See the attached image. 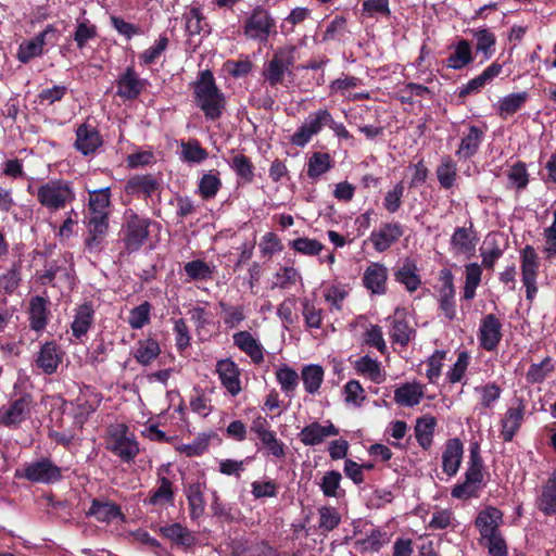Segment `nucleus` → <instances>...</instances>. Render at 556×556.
I'll return each mask as SVG.
<instances>
[{
    "instance_id": "14",
    "label": "nucleus",
    "mask_w": 556,
    "mask_h": 556,
    "mask_svg": "<svg viewBox=\"0 0 556 556\" xmlns=\"http://www.w3.org/2000/svg\"><path fill=\"white\" fill-rule=\"evenodd\" d=\"M216 371L224 388L231 394L241 392L240 374L237 365L229 358L217 362Z\"/></svg>"
},
{
    "instance_id": "34",
    "label": "nucleus",
    "mask_w": 556,
    "mask_h": 556,
    "mask_svg": "<svg viewBox=\"0 0 556 556\" xmlns=\"http://www.w3.org/2000/svg\"><path fill=\"white\" fill-rule=\"evenodd\" d=\"M301 378L306 392L315 394L318 392L324 380V369L319 365H306L301 371Z\"/></svg>"
},
{
    "instance_id": "49",
    "label": "nucleus",
    "mask_w": 556,
    "mask_h": 556,
    "mask_svg": "<svg viewBox=\"0 0 556 556\" xmlns=\"http://www.w3.org/2000/svg\"><path fill=\"white\" fill-rule=\"evenodd\" d=\"M476 393L480 396V404L484 408H490L500 399L502 390L495 383H486L484 386L476 387Z\"/></svg>"
},
{
    "instance_id": "29",
    "label": "nucleus",
    "mask_w": 556,
    "mask_h": 556,
    "mask_svg": "<svg viewBox=\"0 0 556 556\" xmlns=\"http://www.w3.org/2000/svg\"><path fill=\"white\" fill-rule=\"evenodd\" d=\"M538 507L545 515L556 514V471L543 486Z\"/></svg>"
},
{
    "instance_id": "23",
    "label": "nucleus",
    "mask_w": 556,
    "mask_h": 556,
    "mask_svg": "<svg viewBox=\"0 0 556 556\" xmlns=\"http://www.w3.org/2000/svg\"><path fill=\"white\" fill-rule=\"evenodd\" d=\"M143 88V81L138 77L134 68L128 67L117 80V94L125 99L137 98Z\"/></svg>"
},
{
    "instance_id": "51",
    "label": "nucleus",
    "mask_w": 556,
    "mask_h": 556,
    "mask_svg": "<svg viewBox=\"0 0 556 556\" xmlns=\"http://www.w3.org/2000/svg\"><path fill=\"white\" fill-rule=\"evenodd\" d=\"M481 468H482V464H481L478 446H476L470 452V462H469V466L465 473V480H467L469 482H473L481 486V482H482V478H483Z\"/></svg>"
},
{
    "instance_id": "4",
    "label": "nucleus",
    "mask_w": 556,
    "mask_h": 556,
    "mask_svg": "<svg viewBox=\"0 0 556 556\" xmlns=\"http://www.w3.org/2000/svg\"><path fill=\"white\" fill-rule=\"evenodd\" d=\"M105 444L109 451L126 463L131 462L139 453L135 435L124 424H117L110 428Z\"/></svg>"
},
{
    "instance_id": "62",
    "label": "nucleus",
    "mask_w": 556,
    "mask_h": 556,
    "mask_svg": "<svg viewBox=\"0 0 556 556\" xmlns=\"http://www.w3.org/2000/svg\"><path fill=\"white\" fill-rule=\"evenodd\" d=\"M299 278L300 274L294 267H281L275 274L274 287L288 288L294 285Z\"/></svg>"
},
{
    "instance_id": "2",
    "label": "nucleus",
    "mask_w": 556,
    "mask_h": 556,
    "mask_svg": "<svg viewBox=\"0 0 556 556\" xmlns=\"http://www.w3.org/2000/svg\"><path fill=\"white\" fill-rule=\"evenodd\" d=\"M194 101L206 118L214 121L222 116L226 100L216 87L213 74L207 70L200 73L194 84Z\"/></svg>"
},
{
    "instance_id": "36",
    "label": "nucleus",
    "mask_w": 556,
    "mask_h": 556,
    "mask_svg": "<svg viewBox=\"0 0 556 556\" xmlns=\"http://www.w3.org/2000/svg\"><path fill=\"white\" fill-rule=\"evenodd\" d=\"M160 353V345L154 339H144L138 341L134 357L138 363L147 366L151 364Z\"/></svg>"
},
{
    "instance_id": "41",
    "label": "nucleus",
    "mask_w": 556,
    "mask_h": 556,
    "mask_svg": "<svg viewBox=\"0 0 556 556\" xmlns=\"http://www.w3.org/2000/svg\"><path fill=\"white\" fill-rule=\"evenodd\" d=\"M454 287L452 282V278L447 275L442 283L440 289V307L443 311L444 315L448 319H453L455 317V304H454Z\"/></svg>"
},
{
    "instance_id": "58",
    "label": "nucleus",
    "mask_w": 556,
    "mask_h": 556,
    "mask_svg": "<svg viewBox=\"0 0 556 556\" xmlns=\"http://www.w3.org/2000/svg\"><path fill=\"white\" fill-rule=\"evenodd\" d=\"M477 40V51L482 52L485 59H490L495 45V36L488 29H478L475 31Z\"/></svg>"
},
{
    "instance_id": "1",
    "label": "nucleus",
    "mask_w": 556,
    "mask_h": 556,
    "mask_svg": "<svg viewBox=\"0 0 556 556\" xmlns=\"http://www.w3.org/2000/svg\"><path fill=\"white\" fill-rule=\"evenodd\" d=\"M110 189L102 188L89 192L88 211L85 222L89 231L86 245L98 247L109 228Z\"/></svg>"
},
{
    "instance_id": "6",
    "label": "nucleus",
    "mask_w": 556,
    "mask_h": 556,
    "mask_svg": "<svg viewBox=\"0 0 556 556\" xmlns=\"http://www.w3.org/2000/svg\"><path fill=\"white\" fill-rule=\"evenodd\" d=\"M15 477L25 478L36 483H51L60 479L61 471L51 460L41 458L27 463L23 468L16 469Z\"/></svg>"
},
{
    "instance_id": "42",
    "label": "nucleus",
    "mask_w": 556,
    "mask_h": 556,
    "mask_svg": "<svg viewBox=\"0 0 556 556\" xmlns=\"http://www.w3.org/2000/svg\"><path fill=\"white\" fill-rule=\"evenodd\" d=\"M472 61L471 47L467 40H460L447 59V66L460 70Z\"/></svg>"
},
{
    "instance_id": "15",
    "label": "nucleus",
    "mask_w": 556,
    "mask_h": 556,
    "mask_svg": "<svg viewBox=\"0 0 556 556\" xmlns=\"http://www.w3.org/2000/svg\"><path fill=\"white\" fill-rule=\"evenodd\" d=\"M476 241L471 227H457L451 237L450 247L454 254L469 257L475 252Z\"/></svg>"
},
{
    "instance_id": "19",
    "label": "nucleus",
    "mask_w": 556,
    "mask_h": 556,
    "mask_svg": "<svg viewBox=\"0 0 556 556\" xmlns=\"http://www.w3.org/2000/svg\"><path fill=\"white\" fill-rule=\"evenodd\" d=\"M174 497L175 492L172 481L166 477H160L157 485L150 492V495L144 500V503L162 508L167 505H173Z\"/></svg>"
},
{
    "instance_id": "60",
    "label": "nucleus",
    "mask_w": 556,
    "mask_h": 556,
    "mask_svg": "<svg viewBox=\"0 0 556 556\" xmlns=\"http://www.w3.org/2000/svg\"><path fill=\"white\" fill-rule=\"evenodd\" d=\"M231 168L245 181L253 179V165L251 161L243 154H236L231 159Z\"/></svg>"
},
{
    "instance_id": "44",
    "label": "nucleus",
    "mask_w": 556,
    "mask_h": 556,
    "mask_svg": "<svg viewBox=\"0 0 556 556\" xmlns=\"http://www.w3.org/2000/svg\"><path fill=\"white\" fill-rule=\"evenodd\" d=\"M457 168L455 162L450 157H443L441 164L437 168V177L440 185L450 189L454 186L456 180Z\"/></svg>"
},
{
    "instance_id": "25",
    "label": "nucleus",
    "mask_w": 556,
    "mask_h": 556,
    "mask_svg": "<svg viewBox=\"0 0 556 556\" xmlns=\"http://www.w3.org/2000/svg\"><path fill=\"white\" fill-rule=\"evenodd\" d=\"M424 387L419 383H405L394 392V401L402 406L412 407L420 403Z\"/></svg>"
},
{
    "instance_id": "39",
    "label": "nucleus",
    "mask_w": 556,
    "mask_h": 556,
    "mask_svg": "<svg viewBox=\"0 0 556 556\" xmlns=\"http://www.w3.org/2000/svg\"><path fill=\"white\" fill-rule=\"evenodd\" d=\"M435 424V419L431 416H424L417 420L415 435L420 446L425 450L429 448L432 443Z\"/></svg>"
},
{
    "instance_id": "18",
    "label": "nucleus",
    "mask_w": 556,
    "mask_h": 556,
    "mask_svg": "<svg viewBox=\"0 0 556 556\" xmlns=\"http://www.w3.org/2000/svg\"><path fill=\"white\" fill-rule=\"evenodd\" d=\"M51 31H53V28L49 26L34 38L23 41L17 50V60L26 64L31 59L41 55L46 45V37Z\"/></svg>"
},
{
    "instance_id": "55",
    "label": "nucleus",
    "mask_w": 556,
    "mask_h": 556,
    "mask_svg": "<svg viewBox=\"0 0 556 556\" xmlns=\"http://www.w3.org/2000/svg\"><path fill=\"white\" fill-rule=\"evenodd\" d=\"M151 306L144 302L132 308L129 313L128 324L132 329H140L150 321Z\"/></svg>"
},
{
    "instance_id": "54",
    "label": "nucleus",
    "mask_w": 556,
    "mask_h": 556,
    "mask_svg": "<svg viewBox=\"0 0 556 556\" xmlns=\"http://www.w3.org/2000/svg\"><path fill=\"white\" fill-rule=\"evenodd\" d=\"M276 378L281 387V390L287 393L293 392L299 383V376L296 371L288 366L279 368L276 372Z\"/></svg>"
},
{
    "instance_id": "22",
    "label": "nucleus",
    "mask_w": 556,
    "mask_h": 556,
    "mask_svg": "<svg viewBox=\"0 0 556 556\" xmlns=\"http://www.w3.org/2000/svg\"><path fill=\"white\" fill-rule=\"evenodd\" d=\"M101 144L102 140L98 130L87 125L77 128L75 146L83 154L93 153Z\"/></svg>"
},
{
    "instance_id": "52",
    "label": "nucleus",
    "mask_w": 556,
    "mask_h": 556,
    "mask_svg": "<svg viewBox=\"0 0 556 556\" xmlns=\"http://www.w3.org/2000/svg\"><path fill=\"white\" fill-rule=\"evenodd\" d=\"M185 271L192 280H206L212 277L213 270L201 260H195L185 264Z\"/></svg>"
},
{
    "instance_id": "61",
    "label": "nucleus",
    "mask_w": 556,
    "mask_h": 556,
    "mask_svg": "<svg viewBox=\"0 0 556 556\" xmlns=\"http://www.w3.org/2000/svg\"><path fill=\"white\" fill-rule=\"evenodd\" d=\"M97 36V28L88 21L79 22L74 34V40L79 49H83L86 43Z\"/></svg>"
},
{
    "instance_id": "9",
    "label": "nucleus",
    "mask_w": 556,
    "mask_h": 556,
    "mask_svg": "<svg viewBox=\"0 0 556 556\" xmlns=\"http://www.w3.org/2000/svg\"><path fill=\"white\" fill-rule=\"evenodd\" d=\"M30 407L29 396L10 402L0 408V424L10 427L24 421L30 415Z\"/></svg>"
},
{
    "instance_id": "50",
    "label": "nucleus",
    "mask_w": 556,
    "mask_h": 556,
    "mask_svg": "<svg viewBox=\"0 0 556 556\" xmlns=\"http://www.w3.org/2000/svg\"><path fill=\"white\" fill-rule=\"evenodd\" d=\"M218 306L222 309L224 323L229 328H236L245 318L242 306H231L225 302H219Z\"/></svg>"
},
{
    "instance_id": "48",
    "label": "nucleus",
    "mask_w": 556,
    "mask_h": 556,
    "mask_svg": "<svg viewBox=\"0 0 556 556\" xmlns=\"http://www.w3.org/2000/svg\"><path fill=\"white\" fill-rule=\"evenodd\" d=\"M341 478V473L334 470L328 471L324 475L319 485L325 496H339Z\"/></svg>"
},
{
    "instance_id": "47",
    "label": "nucleus",
    "mask_w": 556,
    "mask_h": 556,
    "mask_svg": "<svg viewBox=\"0 0 556 556\" xmlns=\"http://www.w3.org/2000/svg\"><path fill=\"white\" fill-rule=\"evenodd\" d=\"M222 181L217 174L207 173L202 176L199 182V192L203 199H212L216 195Z\"/></svg>"
},
{
    "instance_id": "21",
    "label": "nucleus",
    "mask_w": 556,
    "mask_h": 556,
    "mask_svg": "<svg viewBox=\"0 0 556 556\" xmlns=\"http://www.w3.org/2000/svg\"><path fill=\"white\" fill-rule=\"evenodd\" d=\"M525 415V405L521 401H518L516 406H511L505 414L502 420V437L508 442L511 441L516 432L521 426Z\"/></svg>"
},
{
    "instance_id": "27",
    "label": "nucleus",
    "mask_w": 556,
    "mask_h": 556,
    "mask_svg": "<svg viewBox=\"0 0 556 556\" xmlns=\"http://www.w3.org/2000/svg\"><path fill=\"white\" fill-rule=\"evenodd\" d=\"M235 344L247 353L255 363L263 361V350L253 336L248 331H240L233 334Z\"/></svg>"
},
{
    "instance_id": "3",
    "label": "nucleus",
    "mask_w": 556,
    "mask_h": 556,
    "mask_svg": "<svg viewBox=\"0 0 556 556\" xmlns=\"http://www.w3.org/2000/svg\"><path fill=\"white\" fill-rule=\"evenodd\" d=\"M36 199L49 212H58L74 202L76 193L71 181L53 178L38 186Z\"/></svg>"
},
{
    "instance_id": "17",
    "label": "nucleus",
    "mask_w": 556,
    "mask_h": 556,
    "mask_svg": "<svg viewBox=\"0 0 556 556\" xmlns=\"http://www.w3.org/2000/svg\"><path fill=\"white\" fill-rule=\"evenodd\" d=\"M501 328L500 320L493 314L481 320L479 339L483 349L491 351L496 348L502 338Z\"/></svg>"
},
{
    "instance_id": "45",
    "label": "nucleus",
    "mask_w": 556,
    "mask_h": 556,
    "mask_svg": "<svg viewBox=\"0 0 556 556\" xmlns=\"http://www.w3.org/2000/svg\"><path fill=\"white\" fill-rule=\"evenodd\" d=\"M538 268V255L532 247L527 245L521 254L522 280L536 279Z\"/></svg>"
},
{
    "instance_id": "13",
    "label": "nucleus",
    "mask_w": 556,
    "mask_h": 556,
    "mask_svg": "<svg viewBox=\"0 0 556 556\" xmlns=\"http://www.w3.org/2000/svg\"><path fill=\"white\" fill-rule=\"evenodd\" d=\"M339 430L330 421L325 425L319 422H312L304 427L299 434L300 441L306 446L318 445L327 438L337 435Z\"/></svg>"
},
{
    "instance_id": "10",
    "label": "nucleus",
    "mask_w": 556,
    "mask_h": 556,
    "mask_svg": "<svg viewBox=\"0 0 556 556\" xmlns=\"http://www.w3.org/2000/svg\"><path fill=\"white\" fill-rule=\"evenodd\" d=\"M64 353L55 342L45 343L35 358V365L46 375L56 372Z\"/></svg>"
},
{
    "instance_id": "35",
    "label": "nucleus",
    "mask_w": 556,
    "mask_h": 556,
    "mask_svg": "<svg viewBox=\"0 0 556 556\" xmlns=\"http://www.w3.org/2000/svg\"><path fill=\"white\" fill-rule=\"evenodd\" d=\"M92 320H93L92 307L88 304L80 305L77 308L76 314L74 316V320L72 323L73 334L76 338H80V337L85 336L88 332V330L92 324Z\"/></svg>"
},
{
    "instance_id": "7",
    "label": "nucleus",
    "mask_w": 556,
    "mask_h": 556,
    "mask_svg": "<svg viewBox=\"0 0 556 556\" xmlns=\"http://www.w3.org/2000/svg\"><path fill=\"white\" fill-rule=\"evenodd\" d=\"M149 219L139 217L132 212L125 215L123 239L128 251L138 250L149 236Z\"/></svg>"
},
{
    "instance_id": "56",
    "label": "nucleus",
    "mask_w": 556,
    "mask_h": 556,
    "mask_svg": "<svg viewBox=\"0 0 556 556\" xmlns=\"http://www.w3.org/2000/svg\"><path fill=\"white\" fill-rule=\"evenodd\" d=\"M181 154L185 161L200 163L207 157L206 151L195 140L181 143Z\"/></svg>"
},
{
    "instance_id": "53",
    "label": "nucleus",
    "mask_w": 556,
    "mask_h": 556,
    "mask_svg": "<svg viewBox=\"0 0 556 556\" xmlns=\"http://www.w3.org/2000/svg\"><path fill=\"white\" fill-rule=\"evenodd\" d=\"M331 122V114L328 110H318L308 115L303 125L308 128L313 135L320 132L324 126H328Z\"/></svg>"
},
{
    "instance_id": "24",
    "label": "nucleus",
    "mask_w": 556,
    "mask_h": 556,
    "mask_svg": "<svg viewBox=\"0 0 556 556\" xmlns=\"http://www.w3.org/2000/svg\"><path fill=\"white\" fill-rule=\"evenodd\" d=\"M48 316L47 301L41 296H34L29 303L30 328L35 331L43 330L48 323Z\"/></svg>"
},
{
    "instance_id": "43",
    "label": "nucleus",
    "mask_w": 556,
    "mask_h": 556,
    "mask_svg": "<svg viewBox=\"0 0 556 556\" xmlns=\"http://www.w3.org/2000/svg\"><path fill=\"white\" fill-rule=\"evenodd\" d=\"M332 167V160L328 153L315 152L307 163V175L316 179Z\"/></svg>"
},
{
    "instance_id": "63",
    "label": "nucleus",
    "mask_w": 556,
    "mask_h": 556,
    "mask_svg": "<svg viewBox=\"0 0 556 556\" xmlns=\"http://www.w3.org/2000/svg\"><path fill=\"white\" fill-rule=\"evenodd\" d=\"M319 527L326 531H331L340 523L341 517L336 508H319Z\"/></svg>"
},
{
    "instance_id": "20",
    "label": "nucleus",
    "mask_w": 556,
    "mask_h": 556,
    "mask_svg": "<svg viewBox=\"0 0 556 556\" xmlns=\"http://www.w3.org/2000/svg\"><path fill=\"white\" fill-rule=\"evenodd\" d=\"M388 269L380 263L369 265L363 277L364 286L372 293L381 294L386 291Z\"/></svg>"
},
{
    "instance_id": "38",
    "label": "nucleus",
    "mask_w": 556,
    "mask_h": 556,
    "mask_svg": "<svg viewBox=\"0 0 556 556\" xmlns=\"http://www.w3.org/2000/svg\"><path fill=\"white\" fill-rule=\"evenodd\" d=\"M528 99V92H515L505 96L498 101V114L502 117H508L515 114L517 111L521 109V106L526 103Z\"/></svg>"
},
{
    "instance_id": "26",
    "label": "nucleus",
    "mask_w": 556,
    "mask_h": 556,
    "mask_svg": "<svg viewBox=\"0 0 556 556\" xmlns=\"http://www.w3.org/2000/svg\"><path fill=\"white\" fill-rule=\"evenodd\" d=\"M354 368L359 375L367 377L375 383H381L386 380V374L380 363L368 355L355 361Z\"/></svg>"
},
{
    "instance_id": "5",
    "label": "nucleus",
    "mask_w": 556,
    "mask_h": 556,
    "mask_svg": "<svg viewBox=\"0 0 556 556\" xmlns=\"http://www.w3.org/2000/svg\"><path fill=\"white\" fill-rule=\"evenodd\" d=\"M295 47L287 46L278 49L273 59L268 62L263 72V76L270 86H276L283 81L286 74L292 73L295 62Z\"/></svg>"
},
{
    "instance_id": "64",
    "label": "nucleus",
    "mask_w": 556,
    "mask_h": 556,
    "mask_svg": "<svg viewBox=\"0 0 556 556\" xmlns=\"http://www.w3.org/2000/svg\"><path fill=\"white\" fill-rule=\"evenodd\" d=\"M404 193V185L399 182L394 188L387 192L383 205L389 213H395L401 206V199Z\"/></svg>"
},
{
    "instance_id": "12",
    "label": "nucleus",
    "mask_w": 556,
    "mask_h": 556,
    "mask_svg": "<svg viewBox=\"0 0 556 556\" xmlns=\"http://www.w3.org/2000/svg\"><path fill=\"white\" fill-rule=\"evenodd\" d=\"M502 521L503 514L495 507H489L480 511L476 519V527L480 532L481 541L500 535V526Z\"/></svg>"
},
{
    "instance_id": "16",
    "label": "nucleus",
    "mask_w": 556,
    "mask_h": 556,
    "mask_svg": "<svg viewBox=\"0 0 556 556\" xmlns=\"http://www.w3.org/2000/svg\"><path fill=\"white\" fill-rule=\"evenodd\" d=\"M463 453L464 447L459 439L447 440L442 454V468L448 477L457 473L463 459Z\"/></svg>"
},
{
    "instance_id": "32",
    "label": "nucleus",
    "mask_w": 556,
    "mask_h": 556,
    "mask_svg": "<svg viewBox=\"0 0 556 556\" xmlns=\"http://www.w3.org/2000/svg\"><path fill=\"white\" fill-rule=\"evenodd\" d=\"M417 270L415 262L406 260L395 273V278L399 282L404 285L409 292L416 291L421 282Z\"/></svg>"
},
{
    "instance_id": "28",
    "label": "nucleus",
    "mask_w": 556,
    "mask_h": 556,
    "mask_svg": "<svg viewBox=\"0 0 556 556\" xmlns=\"http://www.w3.org/2000/svg\"><path fill=\"white\" fill-rule=\"evenodd\" d=\"M482 131L471 126L466 135L460 140V144L456 151V155L459 159H468L476 154L481 143Z\"/></svg>"
},
{
    "instance_id": "59",
    "label": "nucleus",
    "mask_w": 556,
    "mask_h": 556,
    "mask_svg": "<svg viewBox=\"0 0 556 556\" xmlns=\"http://www.w3.org/2000/svg\"><path fill=\"white\" fill-rule=\"evenodd\" d=\"M344 396L348 404L361 406L365 401V390L357 380H351L344 386Z\"/></svg>"
},
{
    "instance_id": "37",
    "label": "nucleus",
    "mask_w": 556,
    "mask_h": 556,
    "mask_svg": "<svg viewBox=\"0 0 556 556\" xmlns=\"http://www.w3.org/2000/svg\"><path fill=\"white\" fill-rule=\"evenodd\" d=\"M186 496L191 519L200 518L205 509L202 485L200 483L190 484L187 489Z\"/></svg>"
},
{
    "instance_id": "40",
    "label": "nucleus",
    "mask_w": 556,
    "mask_h": 556,
    "mask_svg": "<svg viewBox=\"0 0 556 556\" xmlns=\"http://www.w3.org/2000/svg\"><path fill=\"white\" fill-rule=\"evenodd\" d=\"M87 515L96 517L98 521L110 522L119 517L122 514L118 506L115 504L110 502L100 503L94 500L89 510L87 511Z\"/></svg>"
},
{
    "instance_id": "33",
    "label": "nucleus",
    "mask_w": 556,
    "mask_h": 556,
    "mask_svg": "<svg viewBox=\"0 0 556 556\" xmlns=\"http://www.w3.org/2000/svg\"><path fill=\"white\" fill-rule=\"evenodd\" d=\"M157 181L151 175L135 176L127 181L126 190L131 194L152 195L157 190Z\"/></svg>"
},
{
    "instance_id": "8",
    "label": "nucleus",
    "mask_w": 556,
    "mask_h": 556,
    "mask_svg": "<svg viewBox=\"0 0 556 556\" xmlns=\"http://www.w3.org/2000/svg\"><path fill=\"white\" fill-rule=\"evenodd\" d=\"M273 33H276L275 20L266 10L256 8L245 22L244 35L250 39L265 42Z\"/></svg>"
},
{
    "instance_id": "57",
    "label": "nucleus",
    "mask_w": 556,
    "mask_h": 556,
    "mask_svg": "<svg viewBox=\"0 0 556 556\" xmlns=\"http://www.w3.org/2000/svg\"><path fill=\"white\" fill-rule=\"evenodd\" d=\"M290 247L304 255H317L323 250V244L316 239L298 238L290 242Z\"/></svg>"
},
{
    "instance_id": "46",
    "label": "nucleus",
    "mask_w": 556,
    "mask_h": 556,
    "mask_svg": "<svg viewBox=\"0 0 556 556\" xmlns=\"http://www.w3.org/2000/svg\"><path fill=\"white\" fill-rule=\"evenodd\" d=\"M349 294V290L342 285H332L325 290V300L329 304L331 311H341L343 302Z\"/></svg>"
},
{
    "instance_id": "11",
    "label": "nucleus",
    "mask_w": 556,
    "mask_h": 556,
    "mask_svg": "<svg viewBox=\"0 0 556 556\" xmlns=\"http://www.w3.org/2000/svg\"><path fill=\"white\" fill-rule=\"evenodd\" d=\"M403 236V227L399 223L382 224L379 229L370 233L369 240L377 252L388 250Z\"/></svg>"
},
{
    "instance_id": "31",
    "label": "nucleus",
    "mask_w": 556,
    "mask_h": 556,
    "mask_svg": "<svg viewBox=\"0 0 556 556\" xmlns=\"http://www.w3.org/2000/svg\"><path fill=\"white\" fill-rule=\"evenodd\" d=\"M414 333V329L405 320L403 313L397 309L392 320V327L390 330L391 338L396 343L406 345L410 341Z\"/></svg>"
},
{
    "instance_id": "30",
    "label": "nucleus",
    "mask_w": 556,
    "mask_h": 556,
    "mask_svg": "<svg viewBox=\"0 0 556 556\" xmlns=\"http://www.w3.org/2000/svg\"><path fill=\"white\" fill-rule=\"evenodd\" d=\"M162 535L177 545L189 547L194 544L195 538L180 523H172L160 529Z\"/></svg>"
}]
</instances>
